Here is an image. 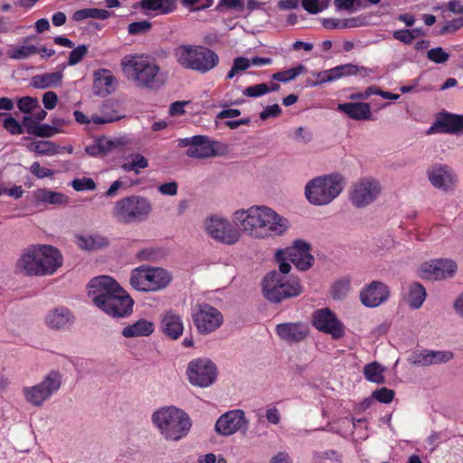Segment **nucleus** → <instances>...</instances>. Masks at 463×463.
Here are the masks:
<instances>
[{"instance_id": "obj_1", "label": "nucleus", "mask_w": 463, "mask_h": 463, "mask_svg": "<svg viewBox=\"0 0 463 463\" xmlns=\"http://www.w3.org/2000/svg\"><path fill=\"white\" fill-rule=\"evenodd\" d=\"M234 221L241 229L255 239H267L284 234L289 222L273 209L264 205H254L234 213Z\"/></svg>"}, {"instance_id": "obj_2", "label": "nucleus", "mask_w": 463, "mask_h": 463, "mask_svg": "<svg viewBox=\"0 0 463 463\" xmlns=\"http://www.w3.org/2000/svg\"><path fill=\"white\" fill-rule=\"evenodd\" d=\"M62 265V255L51 245L31 244L23 249L14 265V273L28 277L54 274Z\"/></svg>"}, {"instance_id": "obj_3", "label": "nucleus", "mask_w": 463, "mask_h": 463, "mask_svg": "<svg viewBox=\"0 0 463 463\" xmlns=\"http://www.w3.org/2000/svg\"><path fill=\"white\" fill-rule=\"evenodd\" d=\"M152 421L165 439L175 441L186 436L192 426L188 414L175 406L156 411Z\"/></svg>"}, {"instance_id": "obj_4", "label": "nucleus", "mask_w": 463, "mask_h": 463, "mask_svg": "<svg viewBox=\"0 0 463 463\" xmlns=\"http://www.w3.org/2000/svg\"><path fill=\"white\" fill-rule=\"evenodd\" d=\"M128 79L135 81L137 86L157 90L165 82V76L160 67L143 57L124 58L121 61Z\"/></svg>"}, {"instance_id": "obj_5", "label": "nucleus", "mask_w": 463, "mask_h": 463, "mask_svg": "<svg viewBox=\"0 0 463 463\" xmlns=\"http://www.w3.org/2000/svg\"><path fill=\"white\" fill-rule=\"evenodd\" d=\"M174 56L183 68L202 73L208 72L219 62V57L213 50L200 45H179L175 49Z\"/></svg>"}, {"instance_id": "obj_6", "label": "nucleus", "mask_w": 463, "mask_h": 463, "mask_svg": "<svg viewBox=\"0 0 463 463\" xmlns=\"http://www.w3.org/2000/svg\"><path fill=\"white\" fill-rule=\"evenodd\" d=\"M261 285L264 298L276 304L298 297L303 292V287L298 279L288 280L278 270L269 272L263 278Z\"/></svg>"}, {"instance_id": "obj_7", "label": "nucleus", "mask_w": 463, "mask_h": 463, "mask_svg": "<svg viewBox=\"0 0 463 463\" xmlns=\"http://www.w3.org/2000/svg\"><path fill=\"white\" fill-rule=\"evenodd\" d=\"M342 190L343 186L338 176H318L306 184L305 195L311 204L326 205L336 198Z\"/></svg>"}, {"instance_id": "obj_8", "label": "nucleus", "mask_w": 463, "mask_h": 463, "mask_svg": "<svg viewBox=\"0 0 463 463\" xmlns=\"http://www.w3.org/2000/svg\"><path fill=\"white\" fill-rule=\"evenodd\" d=\"M151 211L152 205L148 199L132 195L116 202L112 214L121 223H131L146 220Z\"/></svg>"}, {"instance_id": "obj_9", "label": "nucleus", "mask_w": 463, "mask_h": 463, "mask_svg": "<svg viewBox=\"0 0 463 463\" xmlns=\"http://www.w3.org/2000/svg\"><path fill=\"white\" fill-rule=\"evenodd\" d=\"M171 281L168 272L161 268L140 266L132 270L129 283L138 291H156L165 288Z\"/></svg>"}, {"instance_id": "obj_10", "label": "nucleus", "mask_w": 463, "mask_h": 463, "mask_svg": "<svg viewBox=\"0 0 463 463\" xmlns=\"http://www.w3.org/2000/svg\"><path fill=\"white\" fill-rule=\"evenodd\" d=\"M61 385V374L52 370L44 376L43 380L33 386L23 389L26 402L35 407H41Z\"/></svg>"}, {"instance_id": "obj_11", "label": "nucleus", "mask_w": 463, "mask_h": 463, "mask_svg": "<svg viewBox=\"0 0 463 463\" xmlns=\"http://www.w3.org/2000/svg\"><path fill=\"white\" fill-rule=\"evenodd\" d=\"M186 375L192 385L206 388L216 381L217 367L208 358H196L189 362Z\"/></svg>"}, {"instance_id": "obj_12", "label": "nucleus", "mask_w": 463, "mask_h": 463, "mask_svg": "<svg viewBox=\"0 0 463 463\" xmlns=\"http://www.w3.org/2000/svg\"><path fill=\"white\" fill-rule=\"evenodd\" d=\"M193 322L200 334L208 335L222 324V315L209 304H198L193 311Z\"/></svg>"}, {"instance_id": "obj_13", "label": "nucleus", "mask_w": 463, "mask_h": 463, "mask_svg": "<svg viewBox=\"0 0 463 463\" xmlns=\"http://www.w3.org/2000/svg\"><path fill=\"white\" fill-rule=\"evenodd\" d=\"M204 230L211 238L228 245L236 243L241 237L238 229L232 227L226 219L217 215L205 220Z\"/></svg>"}, {"instance_id": "obj_14", "label": "nucleus", "mask_w": 463, "mask_h": 463, "mask_svg": "<svg viewBox=\"0 0 463 463\" xmlns=\"http://www.w3.org/2000/svg\"><path fill=\"white\" fill-rule=\"evenodd\" d=\"M117 294H123V288L111 277L99 276L89 283V297L98 307Z\"/></svg>"}, {"instance_id": "obj_15", "label": "nucleus", "mask_w": 463, "mask_h": 463, "mask_svg": "<svg viewBox=\"0 0 463 463\" xmlns=\"http://www.w3.org/2000/svg\"><path fill=\"white\" fill-rule=\"evenodd\" d=\"M457 269L456 262L451 260L436 259L422 263L418 274L423 279L436 281L452 278Z\"/></svg>"}, {"instance_id": "obj_16", "label": "nucleus", "mask_w": 463, "mask_h": 463, "mask_svg": "<svg viewBox=\"0 0 463 463\" xmlns=\"http://www.w3.org/2000/svg\"><path fill=\"white\" fill-rule=\"evenodd\" d=\"M312 325L318 331L328 334L335 340L345 335V326L328 307L316 310L312 317Z\"/></svg>"}, {"instance_id": "obj_17", "label": "nucleus", "mask_w": 463, "mask_h": 463, "mask_svg": "<svg viewBox=\"0 0 463 463\" xmlns=\"http://www.w3.org/2000/svg\"><path fill=\"white\" fill-rule=\"evenodd\" d=\"M381 193L380 184L373 179H363L355 183L349 194L352 203L358 208L373 203Z\"/></svg>"}, {"instance_id": "obj_18", "label": "nucleus", "mask_w": 463, "mask_h": 463, "mask_svg": "<svg viewBox=\"0 0 463 463\" xmlns=\"http://www.w3.org/2000/svg\"><path fill=\"white\" fill-rule=\"evenodd\" d=\"M216 145L217 142L200 135L182 138L178 142V146L188 147L185 153L187 156L198 159L216 156L218 155Z\"/></svg>"}, {"instance_id": "obj_19", "label": "nucleus", "mask_w": 463, "mask_h": 463, "mask_svg": "<svg viewBox=\"0 0 463 463\" xmlns=\"http://www.w3.org/2000/svg\"><path fill=\"white\" fill-rule=\"evenodd\" d=\"M249 421L242 410H232L223 413L215 423V430L219 435L230 436L239 430L246 431Z\"/></svg>"}, {"instance_id": "obj_20", "label": "nucleus", "mask_w": 463, "mask_h": 463, "mask_svg": "<svg viewBox=\"0 0 463 463\" xmlns=\"http://www.w3.org/2000/svg\"><path fill=\"white\" fill-rule=\"evenodd\" d=\"M427 175L430 183L437 189L448 193L457 184V175L447 165H434L428 168Z\"/></svg>"}, {"instance_id": "obj_21", "label": "nucleus", "mask_w": 463, "mask_h": 463, "mask_svg": "<svg viewBox=\"0 0 463 463\" xmlns=\"http://www.w3.org/2000/svg\"><path fill=\"white\" fill-rule=\"evenodd\" d=\"M310 245L302 240L294 241L293 246L283 250L286 260H289L297 269L305 271L309 269L314 262V257L310 254Z\"/></svg>"}, {"instance_id": "obj_22", "label": "nucleus", "mask_w": 463, "mask_h": 463, "mask_svg": "<svg viewBox=\"0 0 463 463\" xmlns=\"http://www.w3.org/2000/svg\"><path fill=\"white\" fill-rule=\"evenodd\" d=\"M390 296L388 287L382 281L374 280L360 291V301L364 307H376L385 302Z\"/></svg>"}, {"instance_id": "obj_23", "label": "nucleus", "mask_w": 463, "mask_h": 463, "mask_svg": "<svg viewBox=\"0 0 463 463\" xmlns=\"http://www.w3.org/2000/svg\"><path fill=\"white\" fill-rule=\"evenodd\" d=\"M134 301L123 289V294H117L109 298L105 305L100 306L102 311L113 317H124L132 312Z\"/></svg>"}, {"instance_id": "obj_24", "label": "nucleus", "mask_w": 463, "mask_h": 463, "mask_svg": "<svg viewBox=\"0 0 463 463\" xmlns=\"http://www.w3.org/2000/svg\"><path fill=\"white\" fill-rule=\"evenodd\" d=\"M278 335L288 343H298L307 338L309 327L305 323H283L276 326Z\"/></svg>"}, {"instance_id": "obj_25", "label": "nucleus", "mask_w": 463, "mask_h": 463, "mask_svg": "<svg viewBox=\"0 0 463 463\" xmlns=\"http://www.w3.org/2000/svg\"><path fill=\"white\" fill-rule=\"evenodd\" d=\"M45 323L51 329H67L74 323V316L68 308L59 307L46 315Z\"/></svg>"}, {"instance_id": "obj_26", "label": "nucleus", "mask_w": 463, "mask_h": 463, "mask_svg": "<svg viewBox=\"0 0 463 463\" xmlns=\"http://www.w3.org/2000/svg\"><path fill=\"white\" fill-rule=\"evenodd\" d=\"M73 114L75 120L80 124H89L92 122L96 125H101L115 122L124 118V115H119L116 110H108L106 107H104L101 116L93 115L90 118H88L80 110L74 111Z\"/></svg>"}, {"instance_id": "obj_27", "label": "nucleus", "mask_w": 463, "mask_h": 463, "mask_svg": "<svg viewBox=\"0 0 463 463\" xmlns=\"http://www.w3.org/2000/svg\"><path fill=\"white\" fill-rule=\"evenodd\" d=\"M161 326L164 334L174 340L178 339L184 331L181 317L173 311H168L165 314Z\"/></svg>"}, {"instance_id": "obj_28", "label": "nucleus", "mask_w": 463, "mask_h": 463, "mask_svg": "<svg viewBox=\"0 0 463 463\" xmlns=\"http://www.w3.org/2000/svg\"><path fill=\"white\" fill-rule=\"evenodd\" d=\"M337 109L355 120L370 119L372 115L370 105L364 102L343 103Z\"/></svg>"}, {"instance_id": "obj_29", "label": "nucleus", "mask_w": 463, "mask_h": 463, "mask_svg": "<svg viewBox=\"0 0 463 463\" xmlns=\"http://www.w3.org/2000/svg\"><path fill=\"white\" fill-rule=\"evenodd\" d=\"M155 330V325L146 319H139L123 328L121 334L126 338L148 336Z\"/></svg>"}, {"instance_id": "obj_30", "label": "nucleus", "mask_w": 463, "mask_h": 463, "mask_svg": "<svg viewBox=\"0 0 463 463\" xmlns=\"http://www.w3.org/2000/svg\"><path fill=\"white\" fill-rule=\"evenodd\" d=\"M63 74L61 71L38 74L32 78L31 85L35 89L45 90L61 86Z\"/></svg>"}, {"instance_id": "obj_31", "label": "nucleus", "mask_w": 463, "mask_h": 463, "mask_svg": "<svg viewBox=\"0 0 463 463\" xmlns=\"http://www.w3.org/2000/svg\"><path fill=\"white\" fill-rule=\"evenodd\" d=\"M433 132L457 133L456 114L441 113L427 133L431 134Z\"/></svg>"}, {"instance_id": "obj_32", "label": "nucleus", "mask_w": 463, "mask_h": 463, "mask_svg": "<svg viewBox=\"0 0 463 463\" xmlns=\"http://www.w3.org/2000/svg\"><path fill=\"white\" fill-rule=\"evenodd\" d=\"M426 289L419 282H413L409 287L407 302L411 308L420 307L426 298Z\"/></svg>"}, {"instance_id": "obj_33", "label": "nucleus", "mask_w": 463, "mask_h": 463, "mask_svg": "<svg viewBox=\"0 0 463 463\" xmlns=\"http://www.w3.org/2000/svg\"><path fill=\"white\" fill-rule=\"evenodd\" d=\"M175 0H142L140 6L144 9L159 11L161 14H169L175 8Z\"/></svg>"}, {"instance_id": "obj_34", "label": "nucleus", "mask_w": 463, "mask_h": 463, "mask_svg": "<svg viewBox=\"0 0 463 463\" xmlns=\"http://www.w3.org/2000/svg\"><path fill=\"white\" fill-rule=\"evenodd\" d=\"M34 197L39 202L52 204H62L66 203V196L63 194L46 189H38L35 191Z\"/></svg>"}, {"instance_id": "obj_35", "label": "nucleus", "mask_w": 463, "mask_h": 463, "mask_svg": "<svg viewBox=\"0 0 463 463\" xmlns=\"http://www.w3.org/2000/svg\"><path fill=\"white\" fill-rule=\"evenodd\" d=\"M111 13L105 9L84 8L76 11L73 14L75 21H81L87 18H95L99 20H106L110 16Z\"/></svg>"}, {"instance_id": "obj_36", "label": "nucleus", "mask_w": 463, "mask_h": 463, "mask_svg": "<svg viewBox=\"0 0 463 463\" xmlns=\"http://www.w3.org/2000/svg\"><path fill=\"white\" fill-rule=\"evenodd\" d=\"M77 245L82 250H93L107 245V240L100 236H78Z\"/></svg>"}, {"instance_id": "obj_37", "label": "nucleus", "mask_w": 463, "mask_h": 463, "mask_svg": "<svg viewBox=\"0 0 463 463\" xmlns=\"http://www.w3.org/2000/svg\"><path fill=\"white\" fill-rule=\"evenodd\" d=\"M383 371L384 369L376 362L368 364L364 367L365 378L375 383H384Z\"/></svg>"}, {"instance_id": "obj_38", "label": "nucleus", "mask_w": 463, "mask_h": 463, "mask_svg": "<svg viewBox=\"0 0 463 463\" xmlns=\"http://www.w3.org/2000/svg\"><path fill=\"white\" fill-rule=\"evenodd\" d=\"M334 80H339L343 77H348L357 74L360 71H366L364 67L359 68L353 63H347L334 67L331 69Z\"/></svg>"}, {"instance_id": "obj_39", "label": "nucleus", "mask_w": 463, "mask_h": 463, "mask_svg": "<svg viewBox=\"0 0 463 463\" xmlns=\"http://www.w3.org/2000/svg\"><path fill=\"white\" fill-rule=\"evenodd\" d=\"M130 161L121 165V168L126 172L134 171L136 174H138L140 169L148 166L147 159L141 154H133L130 156Z\"/></svg>"}, {"instance_id": "obj_40", "label": "nucleus", "mask_w": 463, "mask_h": 463, "mask_svg": "<svg viewBox=\"0 0 463 463\" xmlns=\"http://www.w3.org/2000/svg\"><path fill=\"white\" fill-rule=\"evenodd\" d=\"M38 52V49L33 45H23L14 47L8 52V55L11 59L14 60H24Z\"/></svg>"}, {"instance_id": "obj_41", "label": "nucleus", "mask_w": 463, "mask_h": 463, "mask_svg": "<svg viewBox=\"0 0 463 463\" xmlns=\"http://www.w3.org/2000/svg\"><path fill=\"white\" fill-rule=\"evenodd\" d=\"M306 71V67L302 64L288 71H279L272 75V78L281 82H288L296 79L298 75Z\"/></svg>"}, {"instance_id": "obj_42", "label": "nucleus", "mask_w": 463, "mask_h": 463, "mask_svg": "<svg viewBox=\"0 0 463 463\" xmlns=\"http://www.w3.org/2000/svg\"><path fill=\"white\" fill-rule=\"evenodd\" d=\"M87 53L88 46L85 44H80L76 48L73 47V50L69 54L67 64H61L60 67L65 69L67 66H74L80 62Z\"/></svg>"}, {"instance_id": "obj_43", "label": "nucleus", "mask_w": 463, "mask_h": 463, "mask_svg": "<svg viewBox=\"0 0 463 463\" xmlns=\"http://www.w3.org/2000/svg\"><path fill=\"white\" fill-rule=\"evenodd\" d=\"M350 290V280L341 279L335 282L331 288V295L334 299H342L345 298Z\"/></svg>"}, {"instance_id": "obj_44", "label": "nucleus", "mask_w": 463, "mask_h": 463, "mask_svg": "<svg viewBox=\"0 0 463 463\" xmlns=\"http://www.w3.org/2000/svg\"><path fill=\"white\" fill-rule=\"evenodd\" d=\"M29 150L34 151L39 155H52L56 152L54 143L51 141L33 142L28 146Z\"/></svg>"}, {"instance_id": "obj_45", "label": "nucleus", "mask_w": 463, "mask_h": 463, "mask_svg": "<svg viewBox=\"0 0 463 463\" xmlns=\"http://www.w3.org/2000/svg\"><path fill=\"white\" fill-rule=\"evenodd\" d=\"M250 67V61L245 57H237L233 60L232 66L227 74V79L231 80L237 74H240Z\"/></svg>"}, {"instance_id": "obj_46", "label": "nucleus", "mask_w": 463, "mask_h": 463, "mask_svg": "<svg viewBox=\"0 0 463 463\" xmlns=\"http://www.w3.org/2000/svg\"><path fill=\"white\" fill-rule=\"evenodd\" d=\"M454 354L450 351L429 350V358L430 365L445 364L452 360Z\"/></svg>"}, {"instance_id": "obj_47", "label": "nucleus", "mask_w": 463, "mask_h": 463, "mask_svg": "<svg viewBox=\"0 0 463 463\" xmlns=\"http://www.w3.org/2000/svg\"><path fill=\"white\" fill-rule=\"evenodd\" d=\"M95 84L99 86H105L107 91L109 92V88L116 81V79L111 75L108 70H99L94 73Z\"/></svg>"}, {"instance_id": "obj_48", "label": "nucleus", "mask_w": 463, "mask_h": 463, "mask_svg": "<svg viewBox=\"0 0 463 463\" xmlns=\"http://www.w3.org/2000/svg\"><path fill=\"white\" fill-rule=\"evenodd\" d=\"M408 361L416 366H430L429 350L414 351L408 358Z\"/></svg>"}, {"instance_id": "obj_49", "label": "nucleus", "mask_w": 463, "mask_h": 463, "mask_svg": "<svg viewBox=\"0 0 463 463\" xmlns=\"http://www.w3.org/2000/svg\"><path fill=\"white\" fill-rule=\"evenodd\" d=\"M427 58L437 64H443L448 61L449 54L443 48L436 47L428 51Z\"/></svg>"}, {"instance_id": "obj_50", "label": "nucleus", "mask_w": 463, "mask_h": 463, "mask_svg": "<svg viewBox=\"0 0 463 463\" xmlns=\"http://www.w3.org/2000/svg\"><path fill=\"white\" fill-rule=\"evenodd\" d=\"M330 0H325L324 3H319L318 0H302L303 8L309 14H317L328 6Z\"/></svg>"}, {"instance_id": "obj_51", "label": "nucleus", "mask_w": 463, "mask_h": 463, "mask_svg": "<svg viewBox=\"0 0 463 463\" xmlns=\"http://www.w3.org/2000/svg\"><path fill=\"white\" fill-rule=\"evenodd\" d=\"M372 398L382 403H390L394 398V392L386 387L375 390L372 393Z\"/></svg>"}, {"instance_id": "obj_52", "label": "nucleus", "mask_w": 463, "mask_h": 463, "mask_svg": "<svg viewBox=\"0 0 463 463\" xmlns=\"http://www.w3.org/2000/svg\"><path fill=\"white\" fill-rule=\"evenodd\" d=\"M3 127L11 135H19L24 132L23 126L12 116H8L4 120Z\"/></svg>"}, {"instance_id": "obj_53", "label": "nucleus", "mask_w": 463, "mask_h": 463, "mask_svg": "<svg viewBox=\"0 0 463 463\" xmlns=\"http://www.w3.org/2000/svg\"><path fill=\"white\" fill-rule=\"evenodd\" d=\"M38 106V99L36 98L23 97L17 101V108L24 113H30Z\"/></svg>"}, {"instance_id": "obj_54", "label": "nucleus", "mask_w": 463, "mask_h": 463, "mask_svg": "<svg viewBox=\"0 0 463 463\" xmlns=\"http://www.w3.org/2000/svg\"><path fill=\"white\" fill-rule=\"evenodd\" d=\"M74 190L80 191H92L96 188V184L91 178L83 177L81 179H74L71 182Z\"/></svg>"}, {"instance_id": "obj_55", "label": "nucleus", "mask_w": 463, "mask_h": 463, "mask_svg": "<svg viewBox=\"0 0 463 463\" xmlns=\"http://www.w3.org/2000/svg\"><path fill=\"white\" fill-rule=\"evenodd\" d=\"M267 93H269V89H268L267 83H260V84L250 86V87H247L243 90V95L250 97V98L260 97Z\"/></svg>"}, {"instance_id": "obj_56", "label": "nucleus", "mask_w": 463, "mask_h": 463, "mask_svg": "<svg viewBox=\"0 0 463 463\" xmlns=\"http://www.w3.org/2000/svg\"><path fill=\"white\" fill-rule=\"evenodd\" d=\"M59 129L55 127L43 124V125H38L35 128L34 130H32L33 135L40 137H50L53 136L55 133H57Z\"/></svg>"}, {"instance_id": "obj_57", "label": "nucleus", "mask_w": 463, "mask_h": 463, "mask_svg": "<svg viewBox=\"0 0 463 463\" xmlns=\"http://www.w3.org/2000/svg\"><path fill=\"white\" fill-rule=\"evenodd\" d=\"M152 24L148 21H139L131 23L128 25V33L132 35H137L147 32Z\"/></svg>"}, {"instance_id": "obj_58", "label": "nucleus", "mask_w": 463, "mask_h": 463, "mask_svg": "<svg viewBox=\"0 0 463 463\" xmlns=\"http://www.w3.org/2000/svg\"><path fill=\"white\" fill-rule=\"evenodd\" d=\"M332 70H326L320 72L316 73L317 80H307V85L309 86H317L322 85L326 82L334 81Z\"/></svg>"}, {"instance_id": "obj_59", "label": "nucleus", "mask_w": 463, "mask_h": 463, "mask_svg": "<svg viewBox=\"0 0 463 463\" xmlns=\"http://www.w3.org/2000/svg\"><path fill=\"white\" fill-rule=\"evenodd\" d=\"M285 256L286 254H283V250H280L276 253V260L279 263V269L278 272L282 276L288 274L291 269L290 261L289 260H286Z\"/></svg>"}, {"instance_id": "obj_60", "label": "nucleus", "mask_w": 463, "mask_h": 463, "mask_svg": "<svg viewBox=\"0 0 463 463\" xmlns=\"http://www.w3.org/2000/svg\"><path fill=\"white\" fill-rule=\"evenodd\" d=\"M395 40H398L405 44H410L416 38V34L413 32H410L408 29L397 30L392 34Z\"/></svg>"}, {"instance_id": "obj_61", "label": "nucleus", "mask_w": 463, "mask_h": 463, "mask_svg": "<svg viewBox=\"0 0 463 463\" xmlns=\"http://www.w3.org/2000/svg\"><path fill=\"white\" fill-rule=\"evenodd\" d=\"M282 110L278 104L267 106L260 113L261 120H267L269 118H277L281 114Z\"/></svg>"}, {"instance_id": "obj_62", "label": "nucleus", "mask_w": 463, "mask_h": 463, "mask_svg": "<svg viewBox=\"0 0 463 463\" xmlns=\"http://www.w3.org/2000/svg\"><path fill=\"white\" fill-rule=\"evenodd\" d=\"M30 171L33 175H34L37 178L43 179L44 177H50L53 175V171L51 169L42 167L38 162L33 163L30 167Z\"/></svg>"}, {"instance_id": "obj_63", "label": "nucleus", "mask_w": 463, "mask_h": 463, "mask_svg": "<svg viewBox=\"0 0 463 463\" xmlns=\"http://www.w3.org/2000/svg\"><path fill=\"white\" fill-rule=\"evenodd\" d=\"M244 5L243 0H220L216 6V10L222 12L226 9H241Z\"/></svg>"}, {"instance_id": "obj_64", "label": "nucleus", "mask_w": 463, "mask_h": 463, "mask_svg": "<svg viewBox=\"0 0 463 463\" xmlns=\"http://www.w3.org/2000/svg\"><path fill=\"white\" fill-rule=\"evenodd\" d=\"M463 26V18H456L448 22L440 30L439 34L443 35L449 33H455Z\"/></svg>"}]
</instances>
